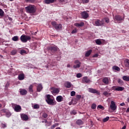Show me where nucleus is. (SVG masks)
<instances>
[{"label": "nucleus", "instance_id": "1", "mask_svg": "<svg viewBox=\"0 0 129 129\" xmlns=\"http://www.w3.org/2000/svg\"><path fill=\"white\" fill-rule=\"evenodd\" d=\"M46 99L45 100L49 105H56L57 102L55 101V98H54V97L52 95L48 94L46 95Z\"/></svg>", "mask_w": 129, "mask_h": 129}, {"label": "nucleus", "instance_id": "2", "mask_svg": "<svg viewBox=\"0 0 129 129\" xmlns=\"http://www.w3.org/2000/svg\"><path fill=\"white\" fill-rule=\"evenodd\" d=\"M25 10L28 14H35L37 11V8L34 5H30L29 6L25 7Z\"/></svg>", "mask_w": 129, "mask_h": 129}, {"label": "nucleus", "instance_id": "3", "mask_svg": "<svg viewBox=\"0 0 129 129\" xmlns=\"http://www.w3.org/2000/svg\"><path fill=\"white\" fill-rule=\"evenodd\" d=\"M20 39L23 43H27L28 41H30V40H31V36L26 35H22L20 37Z\"/></svg>", "mask_w": 129, "mask_h": 129}, {"label": "nucleus", "instance_id": "4", "mask_svg": "<svg viewBox=\"0 0 129 129\" xmlns=\"http://www.w3.org/2000/svg\"><path fill=\"white\" fill-rule=\"evenodd\" d=\"M51 25L55 30H61L62 29V25L61 24H58L55 21L52 22Z\"/></svg>", "mask_w": 129, "mask_h": 129}, {"label": "nucleus", "instance_id": "5", "mask_svg": "<svg viewBox=\"0 0 129 129\" xmlns=\"http://www.w3.org/2000/svg\"><path fill=\"white\" fill-rule=\"evenodd\" d=\"M81 16L83 19L86 20V19L89 17V14L87 13V12L83 11L81 12Z\"/></svg>", "mask_w": 129, "mask_h": 129}, {"label": "nucleus", "instance_id": "6", "mask_svg": "<svg viewBox=\"0 0 129 129\" xmlns=\"http://www.w3.org/2000/svg\"><path fill=\"white\" fill-rule=\"evenodd\" d=\"M51 90L52 94H58L60 92V89L55 87H52Z\"/></svg>", "mask_w": 129, "mask_h": 129}, {"label": "nucleus", "instance_id": "7", "mask_svg": "<svg viewBox=\"0 0 129 129\" xmlns=\"http://www.w3.org/2000/svg\"><path fill=\"white\" fill-rule=\"evenodd\" d=\"M89 92H90L91 93H94L96 94H98V95H99L100 94V93L97 91V90L93 88H89L88 89Z\"/></svg>", "mask_w": 129, "mask_h": 129}, {"label": "nucleus", "instance_id": "8", "mask_svg": "<svg viewBox=\"0 0 129 129\" xmlns=\"http://www.w3.org/2000/svg\"><path fill=\"white\" fill-rule=\"evenodd\" d=\"M47 50H48V51H51L52 53H55V52H57L58 49L56 46H48L47 47Z\"/></svg>", "mask_w": 129, "mask_h": 129}, {"label": "nucleus", "instance_id": "9", "mask_svg": "<svg viewBox=\"0 0 129 129\" xmlns=\"http://www.w3.org/2000/svg\"><path fill=\"white\" fill-rule=\"evenodd\" d=\"M116 105H115V102L113 101H111V104L110 105V108L113 110V111H114L115 109H116Z\"/></svg>", "mask_w": 129, "mask_h": 129}, {"label": "nucleus", "instance_id": "10", "mask_svg": "<svg viewBox=\"0 0 129 129\" xmlns=\"http://www.w3.org/2000/svg\"><path fill=\"white\" fill-rule=\"evenodd\" d=\"M14 110L16 112H20L21 110H22V107L20 106V105L15 104L14 107Z\"/></svg>", "mask_w": 129, "mask_h": 129}, {"label": "nucleus", "instance_id": "11", "mask_svg": "<svg viewBox=\"0 0 129 129\" xmlns=\"http://www.w3.org/2000/svg\"><path fill=\"white\" fill-rule=\"evenodd\" d=\"M83 83H90L91 82V80L88 79V77H84L82 79Z\"/></svg>", "mask_w": 129, "mask_h": 129}, {"label": "nucleus", "instance_id": "12", "mask_svg": "<svg viewBox=\"0 0 129 129\" xmlns=\"http://www.w3.org/2000/svg\"><path fill=\"white\" fill-rule=\"evenodd\" d=\"M95 26H101L102 25H103V21L102 20H100L99 19H97L95 22Z\"/></svg>", "mask_w": 129, "mask_h": 129}, {"label": "nucleus", "instance_id": "13", "mask_svg": "<svg viewBox=\"0 0 129 129\" xmlns=\"http://www.w3.org/2000/svg\"><path fill=\"white\" fill-rule=\"evenodd\" d=\"M21 119H22V120H24L25 121H27V120L29 119V117L28 116V115L25 114H21Z\"/></svg>", "mask_w": 129, "mask_h": 129}, {"label": "nucleus", "instance_id": "14", "mask_svg": "<svg viewBox=\"0 0 129 129\" xmlns=\"http://www.w3.org/2000/svg\"><path fill=\"white\" fill-rule=\"evenodd\" d=\"M102 83L106 85H108L109 84V78L108 77H105L102 79Z\"/></svg>", "mask_w": 129, "mask_h": 129}, {"label": "nucleus", "instance_id": "15", "mask_svg": "<svg viewBox=\"0 0 129 129\" xmlns=\"http://www.w3.org/2000/svg\"><path fill=\"white\" fill-rule=\"evenodd\" d=\"M114 19L118 22H120V21H123V20H124V18H122V17L119 15H116L114 17Z\"/></svg>", "mask_w": 129, "mask_h": 129}, {"label": "nucleus", "instance_id": "16", "mask_svg": "<svg viewBox=\"0 0 129 129\" xmlns=\"http://www.w3.org/2000/svg\"><path fill=\"white\" fill-rule=\"evenodd\" d=\"M33 85H30L28 87V91L30 93V94H32L33 92H34V90L33 89Z\"/></svg>", "mask_w": 129, "mask_h": 129}, {"label": "nucleus", "instance_id": "17", "mask_svg": "<svg viewBox=\"0 0 129 129\" xmlns=\"http://www.w3.org/2000/svg\"><path fill=\"white\" fill-rule=\"evenodd\" d=\"M27 93H28V91L25 89H21L20 90V94H21V95H26Z\"/></svg>", "mask_w": 129, "mask_h": 129}, {"label": "nucleus", "instance_id": "18", "mask_svg": "<svg viewBox=\"0 0 129 129\" xmlns=\"http://www.w3.org/2000/svg\"><path fill=\"white\" fill-rule=\"evenodd\" d=\"M75 27H83L84 26V22H81L80 23H76L74 24Z\"/></svg>", "mask_w": 129, "mask_h": 129}, {"label": "nucleus", "instance_id": "19", "mask_svg": "<svg viewBox=\"0 0 129 129\" xmlns=\"http://www.w3.org/2000/svg\"><path fill=\"white\" fill-rule=\"evenodd\" d=\"M19 80H24L25 79V75L24 74H20L18 76Z\"/></svg>", "mask_w": 129, "mask_h": 129}, {"label": "nucleus", "instance_id": "20", "mask_svg": "<svg viewBox=\"0 0 129 129\" xmlns=\"http://www.w3.org/2000/svg\"><path fill=\"white\" fill-rule=\"evenodd\" d=\"M42 89H43V86H42V85L40 84L37 87V91L38 92H40Z\"/></svg>", "mask_w": 129, "mask_h": 129}, {"label": "nucleus", "instance_id": "21", "mask_svg": "<svg viewBox=\"0 0 129 129\" xmlns=\"http://www.w3.org/2000/svg\"><path fill=\"white\" fill-rule=\"evenodd\" d=\"M55 2V0H44V3L46 5H49V4H53Z\"/></svg>", "mask_w": 129, "mask_h": 129}, {"label": "nucleus", "instance_id": "22", "mask_svg": "<svg viewBox=\"0 0 129 129\" xmlns=\"http://www.w3.org/2000/svg\"><path fill=\"white\" fill-rule=\"evenodd\" d=\"M92 53V49H90L88 51L85 53V56L86 57H89L90 56V54Z\"/></svg>", "mask_w": 129, "mask_h": 129}, {"label": "nucleus", "instance_id": "23", "mask_svg": "<svg viewBox=\"0 0 129 129\" xmlns=\"http://www.w3.org/2000/svg\"><path fill=\"white\" fill-rule=\"evenodd\" d=\"M56 101L57 102H61V101H63V97L61 96H58L56 97Z\"/></svg>", "mask_w": 129, "mask_h": 129}, {"label": "nucleus", "instance_id": "24", "mask_svg": "<svg viewBox=\"0 0 129 129\" xmlns=\"http://www.w3.org/2000/svg\"><path fill=\"white\" fill-rule=\"evenodd\" d=\"M115 90L116 91H122V90H124V88L118 86L115 89Z\"/></svg>", "mask_w": 129, "mask_h": 129}, {"label": "nucleus", "instance_id": "25", "mask_svg": "<svg viewBox=\"0 0 129 129\" xmlns=\"http://www.w3.org/2000/svg\"><path fill=\"white\" fill-rule=\"evenodd\" d=\"M76 124H78V125H81L83 124V122L82 120L78 119L76 121Z\"/></svg>", "mask_w": 129, "mask_h": 129}, {"label": "nucleus", "instance_id": "26", "mask_svg": "<svg viewBox=\"0 0 129 129\" xmlns=\"http://www.w3.org/2000/svg\"><path fill=\"white\" fill-rule=\"evenodd\" d=\"M122 79L124 81H129V76H124L122 77Z\"/></svg>", "mask_w": 129, "mask_h": 129}, {"label": "nucleus", "instance_id": "27", "mask_svg": "<svg viewBox=\"0 0 129 129\" xmlns=\"http://www.w3.org/2000/svg\"><path fill=\"white\" fill-rule=\"evenodd\" d=\"M66 87L67 88H71V86H72V84H71V83H70V82H67L66 83Z\"/></svg>", "mask_w": 129, "mask_h": 129}, {"label": "nucleus", "instance_id": "28", "mask_svg": "<svg viewBox=\"0 0 129 129\" xmlns=\"http://www.w3.org/2000/svg\"><path fill=\"white\" fill-rule=\"evenodd\" d=\"M124 65L125 67H126L127 68H129V59H126L124 61Z\"/></svg>", "mask_w": 129, "mask_h": 129}, {"label": "nucleus", "instance_id": "29", "mask_svg": "<svg viewBox=\"0 0 129 129\" xmlns=\"http://www.w3.org/2000/svg\"><path fill=\"white\" fill-rule=\"evenodd\" d=\"M112 69L113 70H115L116 71H118V72L120 71V68H119V67L117 66H113L112 67Z\"/></svg>", "mask_w": 129, "mask_h": 129}, {"label": "nucleus", "instance_id": "30", "mask_svg": "<svg viewBox=\"0 0 129 129\" xmlns=\"http://www.w3.org/2000/svg\"><path fill=\"white\" fill-rule=\"evenodd\" d=\"M26 3H29V4H35L36 3V0H25Z\"/></svg>", "mask_w": 129, "mask_h": 129}, {"label": "nucleus", "instance_id": "31", "mask_svg": "<svg viewBox=\"0 0 129 129\" xmlns=\"http://www.w3.org/2000/svg\"><path fill=\"white\" fill-rule=\"evenodd\" d=\"M103 95H104L105 96H106V97H108V96H110V93H108L106 91H105L103 92Z\"/></svg>", "mask_w": 129, "mask_h": 129}, {"label": "nucleus", "instance_id": "32", "mask_svg": "<svg viewBox=\"0 0 129 129\" xmlns=\"http://www.w3.org/2000/svg\"><path fill=\"white\" fill-rule=\"evenodd\" d=\"M17 52H18V51L17 50V49L13 50L11 52V55H12L13 56H14V55H16V54H17Z\"/></svg>", "mask_w": 129, "mask_h": 129}, {"label": "nucleus", "instance_id": "33", "mask_svg": "<svg viewBox=\"0 0 129 129\" xmlns=\"http://www.w3.org/2000/svg\"><path fill=\"white\" fill-rule=\"evenodd\" d=\"M13 41H14L15 42H17V41H19V37L18 36H14L12 38Z\"/></svg>", "mask_w": 129, "mask_h": 129}, {"label": "nucleus", "instance_id": "34", "mask_svg": "<svg viewBox=\"0 0 129 129\" xmlns=\"http://www.w3.org/2000/svg\"><path fill=\"white\" fill-rule=\"evenodd\" d=\"M95 42H96V44H97V45H101V44H102V42H101V40L100 39L96 40Z\"/></svg>", "mask_w": 129, "mask_h": 129}, {"label": "nucleus", "instance_id": "35", "mask_svg": "<svg viewBox=\"0 0 129 129\" xmlns=\"http://www.w3.org/2000/svg\"><path fill=\"white\" fill-rule=\"evenodd\" d=\"M81 64H76L73 66V68L76 69L77 68H80Z\"/></svg>", "mask_w": 129, "mask_h": 129}, {"label": "nucleus", "instance_id": "36", "mask_svg": "<svg viewBox=\"0 0 129 129\" xmlns=\"http://www.w3.org/2000/svg\"><path fill=\"white\" fill-rule=\"evenodd\" d=\"M117 82L119 83V84H120V85H123V81L120 80V79H118Z\"/></svg>", "mask_w": 129, "mask_h": 129}, {"label": "nucleus", "instance_id": "37", "mask_svg": "<svg viewBox=\"0 0 129 129\" xmlns=\"http://www.w3.org/2000/svg\"><path fill=\"white\" fill-rule=\"evenodd\" d=\"M4 15H5V12L0 8V17H4Z\"/></svg>", "mask_w": 129, "mask_h": 129}, {"label": "nucleus", "instance_id": "38", "mask_svg": "<svg viewBox=\"0 0 129 129\" xmlns=\"http://www.w3.org/2000/svg\"><path fill=\"white\" fill-rule=\"evenodd\" d=\"M33 108L34 109H39V108H40V105H39L38 104H35L33 106Z\"/></svg>", "mask_w": 129, "mask_h": 129}, {"label": "nucleus", "instance_id": "39", "mask_svg": "<svg viewBox=\"0 0 129 129\" xmlns=\"http://www.w3.org/2000/svg\"><path fill=\"white\" fill-rule=\"evenodd\" d=\"M71 114H72L73 115H75L76 114H77V112H76V110H74L71 111Z\"/></svg>", "mask_w": 129, "mask_h": 129}, {"label": "nucleus", "instance_id": "40", "mask_svg": "<svg viewBox=\"0 0 129 129\" xmlns=\"http://www.w3.org/2000/svg\"><path fill=\"white\" fill-rule=\"evenodd\" d=\"M7 117H10L12 115V113L10 112L7 111L6 113Z\"/></svg>", "mask_w": 129, "mask_h": 129}, {"label": "nucleus", "instance_id": "41", "mask_svg": "<svg viewBox=\"0 0 129 129\" xmlns=\"http://www.w3.org/2000/svg\"><path fill=\"white\" fill-rule=\"evenodd\" d=\"M109 117L107 116L103 119V122H106V121H108V120H109Z\"/></svg>", "mask_w": 129, "mask_h": 129}, {"label": "nucleus", "instance_id": "42", "mask_svg": "<svg viewBox=\"0 0 129 129\" xmlns=\"http://www.w3.org/2000/svg\"><path fill=\"white\" fill-rule=\"evenodd\" d=\"M42 117H43V118H47V117H48V114L46 113H43L42 114Z\"/></svg>", "mask_w": 129, "mask_h": 129}, {"label": "nucleus", "instance_id": "43", "mask_svg": "<svg viewBox=\"0 0 129 129\" xmlns=\"http://www.w3.org/2000/svg\"><path fill=\"white\" fill-rule=\"evenodd\" d=\"M91 108L92 109H96V104L95 103H93L91 105Z\"/></svg>", "mask_w": 129, "mask_h": 129}, {"label": "nucleus", "instance_id": "44", "mask_svg": "<svg viewBox=\"0 0 129 129\" xmlns=\"http://www.w3.org/2000/svg\"><path fill=\"white\" fill-rule=\"evenodd\" d=\"M97 108H99L100 109H102L103 110L104 109V107L101 105H99L97 106Z\"/></svg>", "mask_w": 129, "mask_h": 129}, {"label": "nucleus", "instance_id": "45", "mask_svg": "<svg viewBox=\"0 0 129 129\" xmlns=\"http://www.w3.org/2000/svg\"><path fill=\"white\" fill-rule=\"evenodd\" d=\"M26 53H27V51L24 49H22L20 51V54H21V55H23V54H26Z\"/></svg>", "mask_w": 129, "mask_h": 129}, {"label": "nucleus", "instance_id": "46", "mask_svg": "<svg viewBox=\"0 0 129 129\" xmlns=\"http://www.w3.org/2000/svg\"><path fill=\"white\" fill-rule=\"evenodd\" d=\"M104 19L105 20V23H106V24H108V23H109V19L108 18H105Z\"/></svg>", "mask_w": 129, "mask_h": 129}, {"label": "nucleus", "instance_id": "47", "mask_svg": "<svg viewBox=\"0 0 129 129\" xmlns=\"http://www.w3.org/2000/svg\"><path fill=\"white\" fill-rule=\"evenodd\" d=\"M77 78H81V77H82V74H81V73L77 74Z\"/></svg>", "mask_w": 129, "mask_h": 129}, {"label": "nucleus", "instance_id": "48", "mask_svg": "<svg viewBox=\"0 0 129 129\" xmlns=\"http://www.w3.org/2000/svg\"><path fill=\"white\" fill-rule=\"evenodd\" d=\"M75 94H76V92H75L74 91H73L71 92V95L72 96H75Z\"/></svg>", "mask_w": 129, "mask_h": 129}, {"label": "nucleus", "instance_id": "49", "mask_svg": "<svg viewBox=\"0 0 129 129\" xmlns=\"http://www.w3.org/2000/svg\"><path fill=\"white\" fill-rule=\"evenodd\" d=\"M76 33H77V28H75L74 30H73L72 31V34H76Z\"/></svg>", "mask_w": 129, "mask_h": 129}, {"label": "nucleus", "instance_id": "50", "mask_svg": "<svg viewBox=\"0 0 129 129\" xmlns=\"http://www.w3.org/2000/svg\"><path fill=\"white\" fill-rule=\"evenodd\" d=\"M76 97L78 100H79L81 99L82 96H81V95H77Z\"/></svg>", "mask_w": 129, "mask_h": 129}, {"label": "nucleus", "instance_id": "51", "mask_svg": "<svg viewBox=\"0 0 129 129\" xmlns=\"http://www.w3.org/2000/svg\"><path fill=\"white\" fill-rule=\"evenodd\" d=\"M74 63L75 64H81V62H80L79 60H76L75 61H74Z\"/></svg>", "mask_w": 129, "mask_h": 129}, {"label": "nucleus", "instance_id": "52", "mask_svg": "<svg viewBox=\"0 0 129 129\" xmlns=\"http://www.w3.org/2000/svg\"><path fill=\"white\" fill-rule=\"evenodd\" d=\"M83 4H88L89 0H82Z\"/></svg>", "mask_w": 129, "mask_h": 129}, {"label": "nucleus", "instance_id": "53", "mask_svg": "<svg viewBox=\"0 0 129 129\" xmlns=\"http://www.w3.org/2000/svg\"><path fill=\"white\" fill-rule=\"evenodd\" d=\"M2 126L3 128H5V127H7V124L2 123Z\"/></svg>", "mask_w": 129, "mask_h": 129}, {"label": "nucleus", "instance_id": "54", "mask_svg": "<svg viewBox=\"0 0 129 129\" xmlns=\"http://www.w3.org/2000/svg\"><path fill=\"white\" fill-rule=\"evenodd\" d=\"M1 111H2V112H4V113H6V112H7V110H6V109H3L1 110Z\"/></svg>", "mask_w": 129, "mask_h": 129}, {"label": "nucleus", "instance_id": "55", "mask_svg": "<svg viewBox=\"0 0 129 129\" xmlns=\"http://www.w3.org/2000/svg\"><path fill=\"white\" fill-rule=\"evenodd\" d=\"M57 126L56 124H53L52 126H51V129H54V128Z\"/></svg>", "mask_w": 129, "mask_h": 129}, {"label": "nucleus", "instance_id": "56", "mask_svg": "<svg viewBox=\"0 0 129 129\" xmlns=\"http://www.w3.org/2000/svg\"><path fill=\"white\" fill-rule=\"evenodd\" d=\"M95 57H98V54L96 53V54H95L94 55H93V58H95Z\"/></svg>", "mask_w": 129, "mask_h": 129}, {"label": "nucleus", "instance_id": "57", "mask_svg": "<svg viewBox=\"0 0 129 129\" xmlns=\"http://www.w3.org/2000/svg\"><path fill=\"white\" fill-rule=\"evenodd\" d=\"M120 106H124L125 105V104L123 102L120 104Z\"/></svg>", "mask_w": 129, "mask_h": 129}, {"label": "nucleus", "instance_id": "58", "mask_svg": "<svg viewBox=\"0 0 129 129\" xmlns=\"http://www.w3.org/2000/svg\"><path fill=\"white\" fill-rule=\"evenodd\" d=\"M9 86H10V83L7 82V83L6 84L5 87H9Z\"/></svg>", "mask_w": 129, "mask_h": 129}, {"label": "nucleus", "instance_id": "59", "mask_svg": "<svg viewBox=\"0 0 129 129\" xmlns=\"http://www.w3.org/2000/svg\"><path fill=\"white\" fill-rule=\"evenodd\" d=\"M42 122H45V123H47V122H48V121L47 120V119H44V121H42Z\"/></svg>", "mask_w": 129, "mask_h": 129}, {"label": "nucleus", "instance_id": "60", "mask_svg": "<svg viewBox=\"0 0 129 129\" xmlns=\"http://www.w3.org/2000/svg\"><path fill=\"white\" fill-rule=\"evenodd\" d=\"M8 20H9V21H13V18H12L10 17H8Z\"/></svg>", "mask_w": 129, "mask_h": 129}, {"label": "nucleus", "instance_id": "61", "mask_svg": "<svg viewBox=\"0 0 129 129\" xmlns=\"http://www.w3.org/2000/svg\"><path fill=\"white\" fill-rule=\"evenodd\" d=\"M125 128H126V126L124 125V126L122 127L121 129H125Z\"/></svg>", "mask_w": 129, "mask_h": 129}, {"label": "nucleus", "instance_id": "62", "mask_svg": "<svg viewBox=\"0 0 129 129\" xmlns=\"http://www.w3.org/2000/svg\"><path fill=\"white\" fill-rule=\"evenodd\" d=\"M126 112H129V107L127 108Z\"/></svg>", "mask_w": 129, "mask_h": 129}, {"label": "nucleus", "instance_id": "63", "mask_svg": "<svg viewBox=\"0 0 129 129\" xmlns=\"http://www.w3.org/2000/svg\"><path fill=\"white\" fill-rule=\"evenodd\" d=\"M67 67H68V68H70V67H71L70 64H68V65H67Z\"/></svg>", "mask_w": 129, "mask_h": 129}, {"label": "nucleus", "instance_id": "64", "mask_svg": "<svg viewBox=\"0 0 129 129\" xmlns=\"http://www.w3.org/2000/svg\"><path fill=\"white\" fill-rule=\"evenodd\" d=\"M126 101H127V102H129V98H127Z\"/></svg>", "mask_w": 129, "mask_h": 129}]
</instances>
